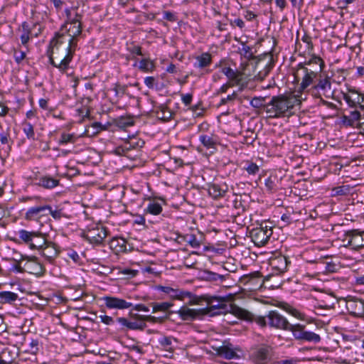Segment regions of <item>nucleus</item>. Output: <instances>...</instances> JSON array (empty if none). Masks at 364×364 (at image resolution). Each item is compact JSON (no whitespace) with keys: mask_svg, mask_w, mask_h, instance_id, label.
I'll return each mask as SVG.
<instances>
[{"mask_svg":"<svg viewBox=\"0 0 364 364\" xmlns=\"http://www.w3.org/2000/svg\"><path fill=\"white\" fill-rule=\"evenodd\" d=\"M66 22L61 28L62 33L57 34L50 41L48 51L50 63L60 71L69 68L75 46V36L81 33L80 22L75 9L66 8Z\"/></svg>","mask_w":364,"mask_h":364,"instance_id":"1","label":"nucleus"},{"mask_svg":"<svg viewBox=\"0 0 364 364\" xmlns=\"http://www.w3.org/2000/svg\"><path fill=\"white\" fill-rule=\"evenodd\" d=\"M300 104L301 100L294 95L273 96L265 106V113L270 119L289 117L294 114Z\"/></svg>","mask_w":364,"mask_h":364,"instance_id":"2","label":"nucleus"},{"mask_svg":"<svg viewBox=\"0 0 364 364\" xmlns=\"http://www.w3.org/2000/svg\"><path fill=\"white\" fill-rule=\"evenodd\" d=\"M19 243L28 245L29 249L36 250L41 249L45 245V237L38 231H28L24 229L18 230Z\"/></svg>","mask_w":364,"mask_h":364,"instance_id":"3","label":"nucleus"},{"mask_svg":"<svg viewBox=\"0 0 364 364\" xmlns=\"http://www.w3.org/2000/svg\"><path fill=\"white\" fill-rule=\"evenodd\" d=\"M316 71L308 69L307 67L301 65L299 63L294 73V81L299 84V90L301 91L306 90L310 85L313 84L317 78Z\"/></svg>","mask_w":364,"mask_h":364,"instance_id":"4","label":"nucleus"},{"mask_svg":"<svg viewBox=\"0 0 364 364\" xmlns=\"http://www.w3.org/2000/svg\"><path fill=\"white\" fill-rule=\"evenodd\" d=\"M342 246L353 251L364 247V231L353 229L344 232L341 239Z\"/></svg>","mask_w":364,"mask_h":364,"instance_id":"5","label":"nucleus"},{"mask_svg":"<svg viewBox=\"0 0 364 364\" xmlns=\"http://www.w3.org/2000/svg\"><path fill=\"white\" fill-rule=\"evenodd\" d=\"M273 234L272 227L261 224L259 227L252 228L250 232L251 240L257 247H263L267 244Z\"/></svg>","mask_w":364,"mask_h":364,"instance_id":"6","label":"nucleus"},{"mask_svg":"<svg viewBox=\"0 0 364 364\" xmlns=\"http://www.w3.org/2000/svg\"><path fill=\"white\" fill-rule=\"evenodd\" d=\"M50 206L48 205H35L27 209L25 218L29 221H35L42 225L49 220Z\"/></svg>","mask_w":364,"mask_h":364,"instance_id":"7","label":"nucleus"},{"mask_svg":"<svg viewBox=\"0 0 364 364\" xmlns=\"http://www.w3.org/2000/svg\"><path fill=\"white\" fill-rule=\"evenodd\" d=\"M207 306L201 308L203 315L215 316L227 311L228 306L225 299L223 297L209 296L206 299Z\"/></svg>","mask_w":364,"mask_h":364,"instance_id":"8","label":"nucleus"},{"mask_svg":"<svg viewBox=\"0 0 364 364\" xmlns=\"http://www.w3.org/2000/svg\"><path fill=\"white\" fill-rule=\"evenodd\" d=\"M273 357V350L267 345H259L252 348L250 351V358L253 362H270Z\"/></svg>","mask_w":364,"mask_h":364,"instance_id":"9","label":"nucleus"},{"mask_svg":"<svg viewBox=\"0 0 364 364\" xmlns=\"http://www.w3.org/2000/svg\"><path fill=\"white\" fill-rule=\"evenodd\" d=\"M342 96L348 107L364 110V93L355 88H348L346 92H342Z\"/></svg>","mask_w":364,"mask_h":364,"instance_id":"10","label":"nucleus"},{"mask_svg":"<svg viewBox=\"0 0 364 364\" xmlns=\"http://www.w3.org/2000/svg\"><path fill=\"white\" fill-rule=\"evenodd\" d=\"M289 331L296 340L314 343H318L321 341V337L318 334L312 331H306L305 327L300 324L292 325Z\"/></svg>","mask_w":364,"mask_h":364,"instance_id":"11","label":"nucleus"},{"mask_svg":"<svg viewBox=\"0 0 364 364\" xmlns=\"http://www.w3.org/2000/svg\"><path fill=\"white\" fill-rule=\"evenodd\" d=\"M267 318L268 319V326L271 328L289 331L292 326L285 317L279 314L277 311H269Z\"/></svg>","mask_w":364,"mask_h":364,"instance_id":"12","label":"nucleus"},{"mask_svg":"<svg viewBox=\"0 0 364 364\" xmlns=\"http://www.w3.org/2000/svg\"><path fill=\"white\" fill-rule=\"evenodd\" d=\"M240 282L251 290H256L264 287L262 276L259 272H254L245 274L240 278Z\"/></svg>","mask_w":364,"mask_h":364,"instance_id":"13","label":"nucleus"},{"mask_svg":"<svg viewBox=\"0 0 364 364\" xmlns=\"http://www.w3.org/2000/svg\"><path fill=\"white\" fill-rule=\"evenodd\" d=\"M331 90V82L330 78L326 76L324 78H320L316 85L313 86L312 93L318 97L324 96L325 97H330Z\"/></svg>","mask_w":364,"mask_h":364,"instance_id":"14","label":"nucleus"},{"mask_svg":"<svg viewBox=\"0 0 364 364\" xmlns=\"http://www.w3.org/2000/svg\"><path fill=\"white\" fill-rule=\"evenodd\" d=\"M196 61L193 63V67L200 71L202 74H208L211 73V70L208 68L213 62V56L208 52L203 53L202 54L195 57Z\"/></svg>","mask_w":364,"mask_h":364,"instance_id":"15","label":"nucleus"},{"mask_svg":"<svg viewBox=\"0 0 364 364\" xmlns=\"http://www.w3.org/2000/svg\"><path fill=\"white\" fill-rule=\"evenodd\" d=\"M102 300L105 306L109 309L124 310L133 306L131 302L116 296H106L102 298Z\"/></svg>","mask_w":364,"mask_h":364,"instance_id":"16","label":"nucleus"},{"mask_svg":"<svg viewBox=\"0 0 364 364\" xmlns=\"http://www.w3.org/2000/svg\"><path fill=\"white\" fill-rule=\"evenodd\" d=\"M290 263L289 259L284 255L272 257L269 260V264L273 271L272 273L275 274L284 273L287 270Z\"/></svg>","mask_w":364,"mask_h":364,"instance_id":"17","label":"nucleus"},{"mask_svg":"<svg viewBox=\"0 0 364 364\" xmlns=\"http://www.w3.org/2000/svg\"><path fill=\"white\" fill-rule=\"evenodd\" d=\"M156 289L168 295L172 299L183 300L186 298H191L192 296V294L190 291L174 289L168 286L159 285Z\"/></svg>","mask_w":364,"mask_h":364,"instance_id":"18","label":"nucleus"},{"mask_svg":"<svg viewBox=\"0 0 364 364\" xmlns=\"http://www.w3.org/2000/svg\"><path fill=\"white\" fill-rule=\"evenodd\" d=\"M346 309L351 314L357 317L364 316V300L358 298H349L346 301Z\"/></svg>","mask_w":364,"mask_h":364,"instance_id":"19","label":"nucleus"},{"mask_svg":"<svg viewBox=\"0 0 364 364\" xmlns=\"http://www.w3.org/2000/svg\"><path fill=\"white\" fill-rule=\"evenodd\" d=\"M132 318L133 319L128 320L124 317H119L117 321L123 327L130 330H143L146 327V323L142 318H138L136 314H134Z\"/></svg>","mask_w":364,"mask_h":364,"instance_id":"20","label":"nucleus"},{"mask_svg":"<svg viewBox=\"0 0 364 364\" xmlns=\"http://www.w3.org/2000/svg\"><path fill=\"white\" fill-rule=\"evenodd\" d=\"M108 235V230L104 225L95 224L92 226V245H104Z\"/></svg>","mask_w":364,"mask_h":364,"instance_id":"21","label":"nucleus"},{"mask_svg":"<svg viewBox=\"0 0 364 364\" xmlns=\"http://www.w3.org/2000/svg\"><path fill=\"white\" fill-rule=\"evenodd\" d=\"M32 183L46 189H53L59 185L60 181L50 175H43L35 178Z\"/></svg>","mask_w":364,"mask_h":364,"instance_id":"22","label":"nucleus"},{"mask_svg":"<svg viewBox=\"0 0 364 364\" xmlns=\"http://www.w3.org/2000/svg\"><path fill=\"white\" fill-rule=\"evenodd\" d=\"M176 313L183 321H192L203 316L201 309H190L186 306H182Z\"/></svg>","mask_w":364,"mask_h":364,"instance_id":"23","label":"nucleus"},{"mask_svg":"<svg viewBox=\"0 0 364 364\" xmlns=\"http://www.w3.org/2000/svg\"><path fill=\"white\" fill-rule=\"evenodd\" d=\"M108 217V210L105 205L92 206V224L103 225Z\"/></svg>","mask_w":364,"mask_h":364,"instance_id":"24","label":"nucleus"},{"mask_svg":"<svg viewBox=\"0 0 364 364\" xmlns=\"http://www.w3.org/2000/svg\"><path fill=\"white\" fill-rule=\"evenodd\" d=\"M228 191V187L225 183H211L208 185V193L214 199H218L225 197Z\"/></svg>","mask_w":364,"mask_h":364,"instance_id":"25","label":"nucleus"},{"mask_svg":"<svg viewBox=\"0 0 364 364\" xmlns=\"http://www.w3.org/2000/svg\"><path fill=\"white\" fill-rule=\"evenodd\" d=\"M301 65L314 71L318 69V71H316V77H318V75L323 70L325 63L321 58L313 55L308 61L301 63Z\"/></svg>","mask_w":364,"mask_h":364,"instance_id":"26","label":"nucleus"},{"mask_svg":"<svg viewBox=\"0 0 364 364\" xmlns=\"http://www.w3.org/2000/svg\"><path fill=\"white\" fill-rule=\"evenodd\" d=\"M263 283L264 288L275 289L279 288L282 285L283 281L279 279L274 273H272L263 278Z\"/></svg>","mask_w":364,"mask_h":364,"instance_id":"27","label":"nucleus"},{"mask_svg":"<svg viewBox=\"0 0 364 364\" xmlns=\"http://www.w3.org/2000/svg\"><path fill=\"white\" fill-rule=\"evenodd\" d=\"M222 73L232 81L239 85L243 80V75L242 73L235 70L230 67H224L222 68Z\"/></svg>","mask_w":364,"mask_h":364,"instance_id":"28","label":"nucleus"},{"mask_svg":"<svg viewBox=\"0 0 364 364\" xmlns=\"http://www.w3.org/2000/svg\"><path fill=\"white\" fill-rule=\"evenodd\" d=\"M360 118V113L358 109H355V110L350 112L348 115H343L341 117V122L345 125L353 127L359 121Z\"/></svg>","mask_w":364,"mask_h":364,"instance_id":"29","label":"nucleus"},{"mask_svg":"<svg viewBox=\"0 0 364 364\" xmlns=\"http://www.w3.org/2000/svg\"><path fill=\"white\" fill-rule=\"evenodd\" d=\"M199 141L206 149H215L218 144V137L213 134H201Z\"/></svg>","mask_w":364,"mask_h":364,"instance_id":"30","label":"nucleus"},{"mask_svg":"<svg viewBox=\"0 0 364 364\" xmlns=\"http://www.w3.org/2000/svg\"><path fill=\"white\" fill-rule=\"evenodd\" d=\"M270 67L267 63H264L262 60H259L256 63L255 72H257L255 77L258 80H263L269 73Z\"/></svg>","mask_w":364,"mask_h":364,"instance_id":"31","label":"nucleus"},{"mask_svg":"<svg viewBox=\"0 0 364 364\" xmlns=\"http://www.w3.org/2000/svg\"><path fill=\"white\" fill-rule=\"evenodd\" d=\"M32 38L31 28L29 24L24 21L21 24V34L20 36L21 43L25 48L28 47V43Z\"/></svg>","mask_w":364,"mask_h":364,"instance_id":"32","label":"nucleus"},{"mask_svg":"<svg viewBox=\"0 0 364 364\" xmlns=\"http://www.w3.org/2000/svg\"><path fill=\"white\" fill-rule=\"evenodd\" d=\"M156 114L159 119L168 122L172 118L173 112L167 106L161 105L157 107Z\"/></svg>","mask_w":364,"mask_h":364,"instance_id":"33","label":"nucleus"},{"mask_svg":"<svg viewBox=\"0 0 364 364\" xmlns=\"http://www.w3.org/2000/svg\"><path fill=\"white\" fill-rule=\"evenodd\" d=\"M40 254L48 259H52L57 255V250L53 245L47 243L45 240V245L41 249H36Z\"/></svg>","mask_w":364,"mask_h":364,"instance_id":"34","label":"nucleus"},{"mask_svg":"<svg viewBox=\"0 0 364 364\" xmlns=\"http://www.w3.org/2000/svg\"><path fill=\"white\" fill-rule=\"evenodd\" d=\"M138 68L143 73H152L155 70V63L150 58H143L138 63Z\"/></svg>","mask_w":364,"mask_h":364,"instance_id":"35","label":"nucleus"},{"mask_svg":"<svg viewBox=\"0 0 364 364\" xmlns=\"http://www.w3.org/2000/svg\"><path fill=\"white\" fill-rule=\"evenodd\" d=\"M110 247L118 252H125L127 251V241L122 237L114 238L110 242Z\"/></svg>","mask_w":364,"mask_h":364,"instance_id":"36","label":"nucleus"},{"mask_svg":"<svg viewBox=\"0 0 364 364\" xmlns=\"http://www.w3.org/2000/svg\"><path fill=\"white\" fill-rule=\"evenodd\" d=\"M280 308L286 311L287 313L291 314V316H294L295 318L304 320V315L301 312H300L298 309L293 307L290 304L287 303L282 302L279 306Z\"/></svg>","mask_w":364,"mask_h":364,"instance_id":"37","label":"nucleus"},{"mask_svg":"<svg viewBox=\"0 0 364 364\" xmlns=\"http://www.w3.org/2000/svg\"><path fill=\"white\" fill-rule=\"evenodd\" d=\"M341 336L344 341H349L351 343H356L358 341H360L362 343V339L364 338V334L360 331L350 333H342Z\"/></svg>","mask_w":364,"mask_h":364,"instance_id":"38","label":"nucleus"},{"mask_svg":"<svg viewBox=\"0 0 364 364\" xmlns=\"http://www.w3.org/2000/svg\"><path fill=\"white\" fill-rule=\"evenodd\" d=\"M232 311L234 315H235L236 316L241 319H244L246 321H251L253 319V315L250 312L244 309L237 306H234L232 307Z\"/></svg>","mask_w":364,"mask_h":364,"instance_id":"39","label":"nucleus"},{"mask_svg":"<svg viewBox=\"0 0 364 364\" xmlns=\"http://www.w3.org/2000/svg\"><path fill=\"white\" fill-rule=\"evenodd\" d=\"M162 206L161 203L156 201H151L146 208L145 209V212L154 215H159L162 212Z\"/></svg>","mask_w":364,"mask_h":364,"instance_id":"40","label":"nucleus"},{"mask_svg":"<svg viewBox=\"0 0 364 364\" xmlns=\"http://www.w3.org/2000/svg\"><path fill=\"white\" fill-rule=\"evenodd\" d=\"M277 177L276 176H270L264 181V185L267 191L270 193L276 192L277 190Z\"/></svg>","mask_w":364,"mask_h":364,"instance_id":"41","label":"nucleus"},{"mask_svg":"<svg viewBox=\"0 0 364 364\" xmlns=\"http://www.w3.org/2000/svg\"><path fill=\"white\" fill-rule=\"evenodd\" d=\"M179 238L183 239V242H186L193 248H198L200 246V242L196 238L195 235L186 234L184 235H179Z\"/></svg>","mask_w":364,"mask_h":364,"instance_id":"42","label":"nucleus"},{"mask_svg":"<svg viewBox=\"0 0 364 364\" xmlns=\"http://www.w3.org/2000/svg\"><path fill=\"white\" fill-rule=\"evenodd\" d=\"M25 267L29 270L31 273L33 274H41L43 272L42 265L36 260L28 261L25 264Z\"/></svg>","mask_w":364,"mask_h":364,"instance_id":"43","label":"nucleus"},{"mask_svg":"<svg viewBox=\"0 0 364 364\" xmlns=\"http://www.w3.org/2000/svg\"><path fill=\"white\" fill-rule=\"evenodd\" d=\"M22 130L27 139L30 140L35 139V132L33 126L28 122H22Z\"/></svg>","mask_w":364,"mask_h":364,"instance_id":"44","label":"nucleus"},{"mask_svg":"<svg viewBox=\"0 0 364 364\" xmlns=\"http://www.w3.org/2000/svg\"><path fill=\"white\" fill-rule=\"evenodd\" d=\"M218 353L226 359H232L237 358L236 353L228 346H221L218 348Z\"/></svg>","mask_w":364,"mask_h":364,"instance_id":"45","label":"nucleus"},{"mask_svg":"<svg viewBox=\"0 0 364 364\" xmlns=\"http://www.w3.org/2000/svg\"><path fill=\"white\" fill-rule=\"evenodd\" d=\"M205 274L207 280L215 282L218 284H222L225 280L226 277H229V274L222 275L210 271L207 272Z\"/></svg>","mask_w":364,"mask_h":364,"instance_id":"46","label":"nucleus"},{"mask_svg":"<svg viewBox=\"0 0 364 364\" xmlns=\"http://www.w3.org/2000/svg\"><path fill=\"white\" fill-rule=\"evenodd\" d=\"M111 125L110 122L108 120H106L105 122H92V134H95L102 130H107Z\"/></svg>","mask_w":364,"mask_h":364,"instance_id":"47","label":"nucleus"},{"mask_svg":"<svg viewBox=\"0 0 364 364\" xmlns=\"http://www.w3.org/2000/svg\"><path fill=\"white\" fill-rule=\"evenodd\" d=\"M173 303L171 302H160V303H153L152 306V312L156 313L158 311L165 312L168 311L171 306H173Z\"/></svg>","mask_w":364,"mask_h":364,"instance_id":"48","label":"nucleus"},{"mask_svg":"<svg viewBox=\"0 0 364 364\" xmlns=\"http://www.w3.org/2000/svg\"><path fill=\"white\" fill-rule=\"evenodd\" d=\"M250 104L254 108H263L265 112V106L267 105L265 97H255L250 100Z\"/></svg>","mask_w":364,"mask_h":364,"instance_id":"49","label":"nucleus"},{"mask_svg":"<svg viewBox=\"0 0 364 364\" xmlns=\"http://www.w3.org/2000/svg\"><path fill=\"white\" fill-rule=\"evenodd\" d=\"M353 359L355 362L364 363V338L362 339L361 347L355 351Z\"/></svg>","mask_w":364,"mask_h":364,"instance_id":"50","label":"nucleus"},{"mask_svg":"<svg viewBox=\"0 0 364 364\" xmlns=\"http://www.w3.org/2000/svg\"><path fill=\"white\" fill-rule=\"evenodd\" d=\"M0 298L5 302L11 303L17 299V294L11 291L0 292Z\"/></svg>","mask_w":364,"mask_h":364,"instance_id":"51","label":"nucleus"},{"mask_svg":"<svg viewBox=\"0 0 364 364\" xmlns=\"http://www.w3.org/2000/svg\"><path fill=\"white\" fill-rule=\"evenodd\" d=\"M75 141V136L73 134L63 133L59 139L58 144L60 145H65L68 143H73Z\"/></svg>","mask_w":364,"mask_h":364,"instance_id":"52","label":"nucleus"},{"mask_svg":"<svg viewBox=\"0 0 364 364\" xmlns=\"http://www.w3.org/2000/svg\"><path fill=\"white\" fill-rule=\"evenodd\" d=\"M127 86L124 85L115 84L112 91L117 99L122 97L126 92Z\"/></svg>","mask_w":364,"mask_h":364,"instance_id":"53","label":"nucleus"},{"mask_svg":"<svg viewBox=\"0 0 364 364\" xmlns=\"http://www.w3.org/2000/svg\"><path fill=\"white\" fill-rule=\"evenodd\" d=\"M237 97V93L236 92H233L231 95H228L226 97L221 98L218 106L220 107L228 104H233Z\"/></svg>","mask_w":364,"mask_h":364,"instance_id":"54","label":"nucleus"},{"mask_svg":"<svg viewBox=\"0 0 364 364\" xmlns=\"http://www.w3.org/2000/svg\"><path fill=\"white\" fill-rule=\"evenodd\" d=\"M244 169L251 175H255L259 172V168L256 164L247 161Z\"/></svg>","mask_w":364,"mask_h":364,"instance_id":"55","label":"nucleus"},{"mask_svg":"<svg viewBox=\"0 0 364 364\" xmlns=\"http://www.w3.org/2000/svg\"><path fill=\"white\" fill-rule=\"evenodd\" d=\"M358 326L356 324L354 325H348L346 324L343 327L341 328V334L342 333H350L353 332L358 331Z\"/></svg>","mask_w":364,"mask_h":364,"instance_id":"56","label":"nucleus"},{"mask_svg":"<svg viewBox=\"0 0 364 364\" xmlns=\"http://www.w3.org/2000/svg\"><path fill=\"white\" fill-rule=\"evenodd\" d=\"M26 55L25 51L14 50V58L17 64H20L25 59Z\"/></svg>","mask_w":364,"mask_h":364,"instance_id":"57","label":"nucleus"},{"mask_svg":"<svg viewBox=\"0 0 364 364\" xmlns=\"http://www.w3.org/2000/svg\"><path fill=\"white\" fill-rule=\"evenodd\" d=\"M301 41L306 43V50L309 52H311L314 49L313 43L311 41V37L309 35H304L301 38Z\"/></svg>","mask_w":364,"mask_h":364,"instance_id":"58","label":"nucleus"},{"mask_svg":"<svg viewBox=\"0 0 364 364\" xmlns=\"http://www.w3.org/2000/svg\"><path fill=\"white\" fill-rule=\"evenodd\" d=\"M240 51L241 54L247 59L252 58L253 56V54L252 53V48L245 44L242 45Z\"/></svg>","mask_w":364,"mask_h":364,"instance_id":"59","label":"nucleus"},{"mask_svg":"<svg viewBox=\"0 0 364 364\" xmlns=\"http://www.w3.org/2000/svg\"><path fill=\"white\" fill-rule=\"evenodd\" d=\"M128 50L133 55H142L141 47L137 45L132 44L128 48Z\"/></svg>","mask_w":364,"mask_h":364,"instance_id":"60","label":"nucleus"},{"mask_svg":"<svg viewBox=\"0 0 364 364\" xmlns=\"http://www.w3.org/2000/svg\"><path fill=\"white\" fill-rule=\"evenodd\" d=\"M136 315L138 318H142L144 322L148 321V322H151V323H156L161 320L159 318H157V317H155V316H153L151 315L144 316V315H139L137 314H136Z\"/></svg>","mask_w":364,"mask_h":364,"instance_id":"61","label":"nucleus"},{"mask_svg":"<svg viewBox=\"0 0 364 364\" xmlns=\"http://www.w3.org/2000/svg\"><path fill=\"white\" fill-rule=\"evenodd\" d=\"M164 18L170 22H175L177 20L176 15L169 11H165L164 12Z\"/></svg>","mask_w":364,"mask_h":364,"instance_id":"62","label":"nucleus"},{"mask_svg":"<svg viewBox=\"0 0 364 364\" xmlns=\"http://www.w3.org/2000/svg\"><path fill=\"white\" fill-rule=\"evenodd\" d=\"M192 100H193V95L191 93L181 95V101L186 106L190 105L192 102Z\"/></svg>","mask_w":364,"mask_h":364,"instance_id":"63","label":"nucleus"},{"mask_svg":"<svg viewBox=\"0 0 364 364\" xmlns=\"http://www.w3.org/2000/svg\"><path fill=\"white\" fill-rule=\"evenodd\" d=\"M10 141L9 134L6 132L0 133V142L3 145H8Z\"/></svg>","mask_w":364,"mask_h":364,"instance_id":"64","label":"nucleus"}]
</instances>
